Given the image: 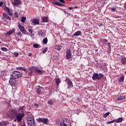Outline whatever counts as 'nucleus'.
I'll use <instances>...</instances> for the list:
<instances>
[{"mask_svg": "<svg viewBox=\"0 0 126 126\" xmlns=\"http://www.w3.org/2000/svg\"><path fill=\"white\" fill-rule=\"evenodd\" d=\"M124 8H125V9H126V2H125V3H124Z\"/></svg>", "mask_w": 126, "mask_h": 126, "instance_id": "53", "label": "nucleus"}, {"mask_svg": "<svg viewBox=\"0 0 126 126\" xmlns=\"http://www.w3.org/2000/svg\"><path fill=\"white\" fill-rule=\"evenodd\" d=\"M75 7V8H77V6H76V7Z\"/></svg>", "mask_w": 126, "mask_h": 126, "instance_id": "58", "label": "nucleus"}, {"mask_svg": "<svg viewBox=\"0 0 126 126\" xmlns=\"http://www.w3.org/2000/svg\"><path fill=\"white\" fill-rule=\"evenodd\" d=\"M32 73H33V70H31L30 72H29V75H32Z\"/></svg>", "mask_w": 126, "mask_h": 126, "instance_id": "49", "label": "nucleus"}, {"mask_svg": "<svg viewBox=\"0 0 126 126\" xmlns=\"http://www.w3.org/2000/svg\"><path fill=\"white\" fill-rule=\"evenodd\" d=\"M55 51H61L62 46L61 45H56L55 46Z\"/></svg>", "mask_w": 126, "mask_h": 126, "instance_id": "21", "label": "nucleus"}, {"mask_svg": "<svg viewBox=\"0 0 126 126\" xmlns=\"http://www.w3.org/2000/svg\"><path fill=\"white\" fill-rule=\"evenodd\" d=\"M6 36H10V35H11L10 32H6V33L5 34Z\"/></svg>", "mask_w": 126, "mask_h": 126, "instance_id": "43", "label": "nucleus"}, {"mask_svg": "<svg viewBox=\"0 0 126 126\" xmlns=\"http://www.w3.org/2000/svg\"><path fill=\"white\" fill-rule=\"evenodd\" d=\"M14 14H15V17H18V13H17V12H15L14 13Z\"/></svg>", "mask_w": 126, "mask_h": 126, "instance_id": "46", "label": "nucleus"}, {"mask_svg": "<svg viewBox=\"0 0 126 126\" xmlns=\"http://www.w3.org/2000/svg\"><path fill=\"white\" fill-rule=\"evenodd\" d=\"M65 81L67 83V88L68 89H70L72 86H73V85L72 84V82L68 78H66L65 79Z\"/></svg>", "mask_w": 126, "mask_h": 126, "instance_id": "9", "label": "nucleus"}, {"mask_svg": "<svg viewBox=\"0 0 126 126\" xmlns=\"http://www.w3.org/2000/svg\"><path fill=\"white\" fill-rule=\"evenodd\" d=\"M107 45L109 49L111 50V43H110V42H108Z\"/></svg>", "mask_w": 126, "mask_h": 126, "instance_id": "48", "label": "nucleus"}, {"mask_svg": "<svg viewBox=\"0 0 126 126\" xmlns=\"http://www.w3.org/2000/svg\"><path fill=\"white\" fill-rule=\"evenodd\" d=\"M64 12L65 14H67V15H70V13H69V12H67L65 11H64Z\"/></svg>", "mask_w": 126, "mask_h": 126, "instance_id": "47", "label": "nucleus"}, {"mask_svg": "<svg viewBox=\"0 0 126 126\" xmlns=\"http://www.w3.org/2000/svg\"><path fill=\"white\" fill-rule=\"evenodd\" d=\"M115 120H113V121H108V122H107V125H110V124H113V123H115Z\"/></svg>", "mask_w": 126, "mask_h": 126, "instance_id": "37", "label": "nucleus"}, {"mask_svg": "<svg viewBox=\"0 0 126 126\" xmlns=\"http://www.w3.org/2000/svg\"><path fill=\"white\" fill-rule=\"evenodd\" d=\"M70 122L68 120L63 119L61 123V126H69Z\"/></svg>", "mask_w": 126, "mask_h": 126, "instance_id": "5", "label": "nucleus"}, {"mask_svg": "<svg viewBox=\"0 0 126 126\" xmlns=\"http://www.w3.org/2000/svg\"><path fill=\"white\" fill-rule=\"evenodd\" d=\"M42 88H41V87L40 86H38L37 88V90H36V93L38 94H40L41 93V89Z\"/></svg>", "mask_w": 126, "mask_h": 126, "instance_id": "26", "label": "nucleus"}, {"mask_svg": "<svg viewBox=\"0 0 126 126\" xmlns=\"http://www.w3.org/2000/svg\"><path fill=\"white\" fill-rule=\"evenodd\" d=\"M42 23H45V22H48L49 21V18L48 17H43L41 18Z\"/></svg>", "mask_w": 126, "mask_h": 126, "instance_id": "15", "label": "nucleus"}, {"mask_svg": "<svg viewBox=\"0 0 126 126\" xmlns=\"http://www.w3.org/2000/svg\"><path fill=\"white\" fill-rule=\"evenodd\" d=\"M9 32H10L11 34H13V33H14V32H15V29H13L12 30H10V31H9Z\"/></svg>", "mask_w": 126, "mask_h": 126, "instance_id": "34", "label": "nucleus"}, {"mask_svg": "<svg viewBox=\"0 0 126 126\" xmlns=\"http://www.w3.org/2000/svg\"><path fill=\"white\" fill-rule=\"evenodd\" d=\"M43 44H47L48 43V38H44L43 39Z\"/></svg>", "mask_w": 126, "mask_h": 126, "instance_id": "29", "label": "nucleus"}, {"mask_svg": "<svg viewBox=\"0 0 126 126\" xmlns=\"http://www.w3.org/2000/svg\"><path fill=\"white\" fill-rule=\"evenodd\" d=\"M32 68H34V71H35L36 73H40V74H42L43 71H42V70L38 69V68H37V67H35L34 68L32 67Z\"/></svg>", "mask_w": 126, "mask_h": 126, "instance_id": "14", "label": "nucleus"}, {"mask_svg": "<svg viewBox=\"0 0 126 126\" xmlns=\"http://www.w3.org/2000/svg\"><path fill=\"white\" fill-rule=\"evenodd\" d=\"M109 115H110V112H107V113H106L103 115V117H104V118H107V117H108V116H109Z\"/></svg>", "mask_w": 126, "mask_h": 126, "instance_id": "33", "label": "nucleus"}, {"mask_svg": "<svg viewBox=\"0 0 126 126\" xmlns=\"http://www.w3.org/2000/svg\"><path fill=\"white\" fill-rule=\"evenodd\" d=\"M9 83L12 86H15V85H16V80L10 76Z\"/></svg>", "mask_w": 126, "mask_h": 126, "instance_id": "7", "label": "nucleus"}, {"mask_svg": "<svg viewBox=\"0 0 126 126\" xmlns=\"http://www.w3.org/2000/svg\"><path fill=\"white\" fill-rule=\"evenodd\" d=\"M1 49V50L3 52H7V49L5 47H2Z\"/></svg>", "mask_w": 126, "mask_h": 126, "instance_id": "36", "label": "nucleus"}, {"mask_svg": "<svg viewBox=\"0 0 126 126\" xmlns=\"http://www.w3.org/2000/svg\"><path fill=\"white\" fill-rule=\"evenodd\" d=\"M39 46H40V45L37 44V43H34V44H33V47H34V48H36V49H37V48H39Z\"/></svg>", "mask_w": 126, "mask_h": 126, "instance_id": "35", "label": "nucleus"}, {"mask_svg": "<svg viewBox=\"0 0 126 126\" xmlns=\"http://www.w3.org/2000/svg\"><path fill=\"white\" fill-rule=\"evenodd\" d=\"M10 76L14 78L15 79H17L19 77H22V73L19 71H14Z\"/></svg>", "mask_w": 126, "mask_h": 126, "instance_id": "2", "label": "nucleus"}, {"mask_svg": "<svg viewBox=\"0 0 126 126\" xmlns=\"http://www.w3.org/2000/svg\"><path fill=\"white\" fill-rule=\"evenodd\" d=\"M13 5L15 6H17L21 3L20 0H14V1L12 2Z\"/></svg>", "mask_w": 126, "mask_h": 126, "instance_id": "12", "label": "nucleus"}, {"mask_svg": "<svg viewBox=\"0 0 126 126\" xmlns=\"http://www.w3.org/2000/svg\"><path fill=\"white\" fill-rule=\"evenodd\" d=\"M125 98H126V96H125L124 95H119L118 96V100H124Z\"/></svg>", "mask_w": 126, "mask_h": 126, "instance_id": "27", "label": "nucleus"}, {"mask_svg": "<svg viewBox=\"0 0 126 126\" xmlns=\"http://www.w3.org/2000/svg\"><path fill=\"white\" fill-rule=\"evenodd\" d=\"M16 69H17V70H23L24 71H26L27 70V69L24 67H18L16 68Z\"/></svg>", "mask_w": 126, "mask_h": 126, "instance_id": "20", "label": "nucleus"}, {"mask_svg": "<svg viewBox=\"0 0 126 126\" xmlns=\"http://www.w3.org/2000/svg\"><path fill=\"white\" fill-rule=\"evenodd\" d=\"M19 111L20 113H23V107L19 108Z\"/></svg>", "mask_w": 126, "mask_h": 126, "instance_id": "39", "label": "nucleus"}, {"mask_svg": "<svg viewBox=\"0 0 126 126\" xmlns=\"http://www.w3.org/2000/svg\"><path fill=\"white\" fill-rule=\"evenodd\" d=\"M28 56L29 57H31V56H32V54H31V53H28Z\"/></svg>", "mask_w": 126, "mask_h": 126, "instance_id": "55", "label": "nucleus"}, {"mask_svg": "<svg viewBox=\"0 0 126 126\" xmlns=\"http://www.w3.org/2000/svg\"><path fill=\"white\" fill-rule=\"evenodd\" d=\"M25 20H26V17H23L21 18V22H23V23H25Z\"/></svg>", "mask_w": 126, "mask_h": 126, "instance_id": "31", "label": "nucleus"}, {"mask_svg": "<svg viewBox=\"0 0 126 126\" xmlns=\"http://www.w3.org/2000/svg\"><path fill=\"white\" fill-rule=\"evenodd\" d=\"M93 80H100V77H99V74L97 73H95L92 76Z\"/></svg>", "mask_w": 126, "mask_h": 126, "instance_id": "11", "label": "nucleus"}, {"mask_svg": "<svg viewBox=\"0 0 126 126\" xmlns=\"http://www.w3.org/2000/svg\"><path fill=\"white\" fill-rule=\"evenodd\" d=\"M24 116H25L24 113H18L16 116V119H14V122H17V123H20V122L22 121Z\"/></svg>", "mask_w": 126, "mask_h": 126, "instance_id": "3", "label": "nucleus"}, {"mask_svg": "<svg viewBox=\"0 0 126 126\" xmlns=\"http://www.w3.org/2000/svg\"><path fill=\"white\" fill-rule=\"evenodd\" d=\"M99 77L100 78V79H101V78H104V75H103V74H101V73H99Z\"/></svg>", "mask_w": 126, "mask_h": 126, "instance_id": "38", "label": "nucleus"}, {"mask_svg": "<svg viewBox=\"0 0 126 126\" xmlns=\"http://www.w3.org/2000/svg\"><path fill=\"white\" fill-rule=\"evenodd\" d=\"M18 27L22 33H23V34H26V29H25V28L23 27V26L21 25V24H20L18 25Z\"/></svg>", "mask_w": 126, "mask_h": 126, "instance_id": "10", "label": "nucleus"}, {"mask_svg": "<svg viewBox=\"0 0 126 126\" xmlns=\"http://www.w3.org/2000/svg\"><path fill=\"white\" fill-rule=\"evenodd\" d=\"M28 31L30 32V33H31V34H32V36H34V34H33V30H32V29H29Z\"/></svg>", "mask_w": 126, "mask_h": 126, "instance_id": "32", "label": "nucleus"}, {"mask_svg": "<svg viewBox=\"0 0 126 126\" xmlns=\"http://www.w3.org/2000/svg\"><path fill=\"white\" fill-rule=\"evenodd\" d=\"M14 57H18L19 54H18V53H17V52H15V53H14Z\"/></svg>", "mask_w": 126, "mask_h": 126, "instance_id": "44", "label": "nucleus"}, {"mask_svg": "<svg viewBox=\"0 0 126 126\" xmlns=\"http://www.w3.org/2000/svg\"><path fill=\"white\" fill-rule=\"evenodd\" d=\"M32 23L34 25H38V24H39V21L37 19H34L32 20Z\"/></svg>", "mask_w": 126, "mask_h": 126, "instance_id": "22", "label": "nucleus"}, {"mask_svg": "<svg viewBox=\"0 0 126 126\" xmlns=\"http://www.w3.org/2000/svg\"><path fill=\"white\" fill-rule=\"evenodd\" d=\"M111 10L112 11H113V12H115L116 11V8H115L114 7L111 8Z\"/></svg>", "mask_w": 126, "mask_h": 126, "instance_id": "42", "label": "nucleus"}, {"mask_svg": "<svg viewBox=\"0 0 126 126\" xmlns=\"http://www.w3.org/2000/svg\"><path fill=\"white\" fill-rule=\"evenodd\" d=\"M38 122L39 123H43L44 125H47L49 123V119L46 118H38Z\"/></svg>", "mask_w": 126, "mask_h": 126, "instance_id": "8", "label": "nucleus"}, {"mask_svg": "<svg viewBox=\"0 0 126 126\" xmlns=\"http://www.w3.org/2000/svg\"><path fill=\"white\" fill-rule=\"evenodd\" d=\"M17 36H19L20 37H21L22 36V34H21V32H18L16 33Z\"/></svg>", "mask_w": 126, "mask_h": 126, "instance_id": "40", "label": "nucleus"}, {"mask_svg": "<svg viewBox=\"0 0 126 126\" xmlns=\"http://www.w3.org/2000/svg\"><path fill=\"white\" fill-rule=\"evenodd\" d=\"M3 15L6 19H7L8 20H11V19L10 18V17L8 16V14L3 13Z\"/></svg>", "mask_w": 126, "mask_h": 126, "instance_id": "19", "label": "nucleus"}, {"mask_svg": "<svg viewBox=\"0 0 126 126\" xmlns=\"http://www.w3.org/2000/svg\"><path fill=\"white\" fill-rule=\"evenodd\" d=\"M10 118L13 119L18 114V111L16 109L11 110L9 111Z\"/></svg>", "mask_w": 126, "mask_h": 126, "instance_id": "4", "label": "nucleus"}, {"mask_svg": "<svg viewBox=\"0 0 126 126\" xmlns=\"http://www.w3.org/2000/svg\"><path fill=\"white\" fill-rule=\"evenodd\" d=\"M27 122L29 126H35L34 116L32 115H29L27 118Z\"/></svg>", "mask_w": 126, "mask_h": 126, "instance_id": "1", "label": "nucleus"}, {"mask_svg": "<svg viewBox=\"0 0 126 126\" xmlns=\"http://www.w3.org/2000/svg\"><path fill=\"white\" fill-rule=\"evenodd\" d=\"M124 80H125V76L122 75V76L119 79V81H120V82H124Z\"/></svg>", "mask_w": 126, "mask_h": 126, "instance_id": "25", "label": "nucleus"}, {"mask_svg": "<svg viewBox=\"0 0 126 126\" xmlns=\"http://www.w3.org/2000/svg\"><path fill=\"white\" fill-rule=\"evenodd\" d=\"M0 54H1V52H0Z\"/></svg>", "mask_w": 126, "mask_h": 126, "instance_id": "59", "label": "nucleus"}, {"mask_svg": "<svg viewBox=\"0 0 126 126\" xmlns=\"http://www.w3.org/2000/svg\"><path fill=\"white\" fill-rule=\"evenodd\" d=\"M4 10L6 11L7 13L9 15V16H12V13L10 12V10L7 7H5Z\"/></svg>", "mask_w": 126, "mask_h": 126, "instance_id": "13", "label": "nucleus"}, {"mask_svg": "<svg viewBox=\"0 0 126 126\" xmlns=\"http://www.w3.org/2000/svg\"><path fill=\"white\" fill-rule=\"evenodd\" d=\"M121 63H123V64H126V57H123L121 59Z\"/></svg>", "mask_w": 126, "mask_h": 126, "instance_id": "24", "label": "nucleus"}, {"mask_svg": "<svg viewBox=\"0 0 126 126\" xmlns=\"http://www.w3.org/2000/svg\"><path fill=\"white\" fill-rule=\"evenodd\" d=\"M104 42H108V40H107V39H104Z\"/></svg>", "mask_w": 126, "mask_h": 126, "instance_id": "57", "label": "nucleus"}, {"mask_svg": "<svg viewBox=\"0 0 126 126\" xmlns=\"http://www.w3.org/2000/svg\"><path fill=\"white\" fill-rule=\"evenodd\" d=\"M39 35H40V36H41V37H44L45 36V33L44 32H43L42 31H39Z\"/></svg>", "mask_w": 126, "mask_h": 126, "instance_id": "28", "label": "nucleus"}, {"mask_svg": "<svg viewBox=\"0 0 126 126\" xmlns=\"http://www.w3.org/2000/svg\"><path fill=\"white\" fill-rule=\"evenodd\" d=\"M59 2H62V3H65V1H64V0H59Z\"/></svg>", "mask_w": 126, "mask_h": 126, "instance_id": "45", "label": "nucleus"}, {"mask_svg": "<svg viewBox=\"0 0 126 126\" xmlns=\"http://www.w3.org/2000/svg\"><path fill=\"white\" fill-rule=\"evenodd\" d=\"M58 2H57V1H55L53 2V4H57V5H58Z\"/></svg>", "mask_w": 126, "mask_h": 126, "instance_id": "51", "label": "nucleus"}, {"mask_svg": "<svg viewBox=\"0 0 126 126\" xmlns=\"http://www.w3.org/2000/svg\"><path fill=\"white\" fill-rule=\"evenodd\" d=\"M72 56V54H71V51L70 49H68L66 51V56L65 59L66 60H70L71 59V57Z\"/></svg>", "mask_w": 126, "mask_h": 126, "instance_id": "6", "label": "nucleus"}, {"mask_svg": "<svg viewBox=\"0 0 126 126\" xmlns=\"http://www.w3.org/2000/svg\"><path fill=\"white\" fill-rule=\"evenodd\" d=\"M3 4V2H0V6H1Z\"/></svg>", "mask_w": 126, "mask_h": 126, "instance_id": "52", "label": "nucleus"}, {"mask_svg": "<svg viewBox=\"0 0 126 126\" xmlns=\"http://www.w3.org/2000/svg\"><path fill=\"white\" fill-rule=\"evenodd\" d=\"M115 122L117 123H122L124 121V118L120 117L115 120Z\"/></svg>", "mask_w": 126, "mask_h": 126, "instance_id": "16", "label": "nucleus"}, {"mask_svg": "<svg viewBox=\"0 0 126 126\" xmlns=\"http://www.w3.org/2000/svg\"><path fill=\"white\" fill-rule=\"evenodd\" d=\"M55 82L56 84H57V85L59 86V84L61 83V79L59 78L55 79Z\"/></svg>", "mask_w": 126, "mask_h": 126, "instance_id": "23", "label": "nucleus"}, {"mask_svg": "<svg viewBox=\"0 0 126 126\" xmlns=\"http://www.w3.org/2000/svg\"><path fill=\"white\" fill-rule=\"evenodd\" d=\"M34 106L35 107H36V108H38V107H39V104H35Z\"/></svg>", "mask_w": 126, "mask_h": 126, "instance_id": "54", "label": "nucleus"}, {"mask_svg": "<svg viewBox=\"0 0 126 126\" xmlns=\"http://www.w3.org/2000/svg\"><path fill=\"white\" fill-rule=\"evenodd\" d=\"M47 51H48V49L47 48H45L43 51V54H45V53H46Z\"/></svg>", "mask_w": 126, "mask_h": 126, "instance_id": "41", "label": "nucleus"}, {"mask_svg": "<svg viewBox=\"0 0 126 126\" xmlns=\"http://www.w3.org/2000/svg\"><path fill=\"white\" fill-rule=\"evenodd\" d=\"M7 125H8V122L7 121L0 122V126H6Z\"/></svg>", "mask_w": 126, "mask_h": 126, "instance_id": "18", "label": "nucleus"}, {"mask_svg": "<svg viewBox=\"0 0 126 126\" xmlns=\"http://www.w3.org/2000/svg\"><path fill=\"white\" fill-rule=\"evenodd\" d=\"M69 10H71V9H73V7H69Z\"/></svg>", "mask_w": 126, "mask_h": 126, "instance_id": "56", "label": "nucleus"}, {"mask_svg": "<svg viewBox=\"0 0 126 126\" xmlns=\"http://www.w3.org/2000/svg\"><path fill=\"white\" fill-rule=\"evenodd\" d=\"M73 35V36H76L77 37V36H80V35H82V32L80 31H78L75 32Z\"/></svg>", "mask_w": 126, "mask_h": 126, "instance_id": "17", "label": "nucleus"}, {"mask_svg": "<svg viewBox=\"0 0 126 126\" xmlns=\"http://www.w3.org/2000/svg\"><path fill=\"white\" fill-rule=\"evenodd\" d=\"M48 104H49V105H54V101L52 100H49L48 101Z\"/></svg>", "mask_w": 126, "mask_h": 126, "instance_id": "30", "label": "nucleus"}, {"mask_svg": "<svg viewBox=\"0 0 126 126\" xmlns=\"http://www.w3.org/2000/svg\"><path fill=\"white\" fill-rule=\"evenodd\" d=\"M57 5H59V6H63V4L58 2Z\"/></svg>", "mask_w": 126, "mask_h": 126, "instance_id": "50", "label": "nucleus"}]
</instances>
